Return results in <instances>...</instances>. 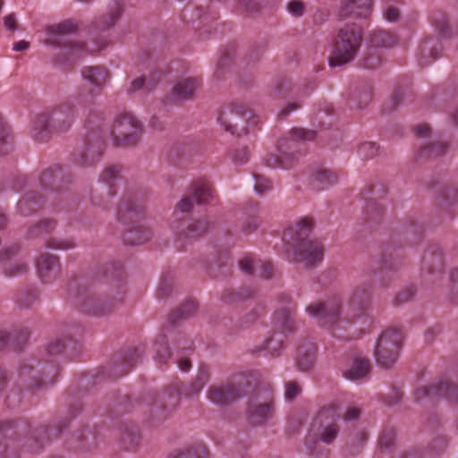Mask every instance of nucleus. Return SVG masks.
I'll return each mask as SVG.
<instances>
[{
  "label": "nucleus",
  "mask_w": 458,
  "mask_h": 458,
  "mask_svg": "<svg viewBox=\"0 0 458 458\" xmlns=\"http://www.w3.org/2000/svg\"><path fill=\"white\" fill-rule=\"evenodd\" d=\"M403 394L400 389L394 388L392 390L391 394H389L386 396L385 403L390 406L394 405L401 401V399L403 398Z\"/></svg>",
  "instance_id": "nucleus-56"
},
{
  "label": "nucleus",
  "mask_w": 458,
  "mask_h": 458,
  "mask_svg": "<svg viewBox=\"0 0 458 458\" xmlns=\"http://www.w3.org/2000/svg\"><path fill=\"white\" fill-rule=\"evenodd\" d=\"M29 335L28 330H22L19 334L17 332L12 334L0 332V350L7 345L12 346L13 350L19 349L29 338Z\"/></svg>",
  "instance_id": "nucleus-31"
},
{
  "label": "nucleus",
  "mask_w": 458,
  "mask_h": 458,
  "mask_svg": "<svg viewBox=\"0 0 458 458\" xmlns=\"http://www.w3.org/2000/svg\"><path fill=\"white\" fill-rule=\"evenodd\" d=\"M176 362L178 364L179 369L185 372L190 370V369L191 367V361L188 359H186L185 357H181V358L177 359Z\"/></svg>",
  "instance_id": "nucleus-64"
},
{
  "label": "nucleus",
  "mask_w": 458,
  "mask_h": 458,
  "mask_svg": "<svg viewBox=\"0 0 458 458\" xmlns=\"http://www.w3.org/2000/svg\"><path fill=\"white\" fill-rule=\"evenodd\" d=\"M383 16L386 21L394 22L399 19L400 12L396 7L389 5L384 9Z\"/></svg>",
  "instance_id": "nucleus-54"
},
{
  "label": "nucleus",
  "mask_w": 458,
  "mask_h": 458,
  "mask_svg": "<svg viewBox=\"0 0 458 458\" xmlns=\"http://www.w3.org/2000/svg\"><path fill=\"white\" fill-rule=\"evenodd\" d=\"M197 310V304L194 301H188L184 302L176 311L172 314L171 320L173 323L179 318H184L191 316Z\"/></svg>",
  "instance_id": "nucleus-41"
},
{
  "label": "nucleus",
  "mask_w": 458,
  "mask_h": 458,
  "mask_svg": "<svg viewBox=\"0 0 458 458\" xmlns=\"http://www.w3.org/2000/svg\"><path fill=\"white\" fill-rule=\"evenodd\" d=\"M301 107V105L298 103H291L288 104L280 113L279 116L281 118L286 117L293 111H295Z\"/></svg>",
  "instance_id": "nucleus-61"
},
{
  "label": "nucleus",
  "mask_w": 458,
  "mask_h": 458,
  "mask_svg": "<svg viewBox=\"0 0 458 458\" xmlns=\"http://www.w3.org/2000/svg\"><path fill=\"white\" fill-rule=\"evenodd\" d=\"M65 348V344L63 340H55L49 344L47 351L49 354L55 355L61 353Z\"/></svg>",
  "instance_id": "nucleus-57"
},
{
  "label": "nucleus",
  "mask_w": 458,
  "mask_h": 458,
  "mask_svg": "<svg viewBox=\"0 0 458 458\" xmlns=\"http://www.w3.org/2000/svg\"><path fill=\"white\" fill-rule=\"evenodd\" d=\"M209 379L210 373L208 369L205 368L200 369L196 378L185 389L184 394L189 397L199 395Z\"/></svg>",
  "instance_id": "nucleus-33"
},
{
  "label": "nucleus",
  "mask_w": 458,
  "mask_h": 458,
  "mask_svg": "<svg viewBox=\"0 0 458 458\" xmlns=\"http://www.w3.org/2000/svg\"><path fill=\"white\" fill-rule=\"evenodd\" d=\"M395 430L393 428H385L378 438V445L382 450H388L394 445Z\"/></svg>",
  "instance_id": "nucleus-46"
},
{
  "label": "nucleus",
  "mask_w": 458,
  "mask_h": 458,
  "mask_svg": "<svg viewBox=\"0 0 458 458\" xmlns=\"http://www.w3.org/2000/svg\"><path fill=\"white\" fill-rule=\"evenodd\" d=\"M88 106V104H78L75 94L55 106L49 114H38L32 122L30 131L32 138L43 142L47 140L54 131H68L74 122L79 108Z\"/></svg>",
  "instance_id": "nucleus-3"
},
{
  "label": "nucleus",
  "mask_w": 458,
  "mask_h": 458,
  "mask_svg": "<svg viewBox=\"0 0 458 458\" xmlns=\"http://www.w3.org/2000/svg\"><path fill=\"white\" fill-rule=\"evenodd\" d=\"M446 146L443 142H436L430 145L423 146L420 149L421 157H433L445 153Z\"/></svg>",
  "instance_id": "nucleus-43"
},
{
  "label": "nucleus",
  "mask_w": 458,
  "mask_h": 458,
  "mask_svg": "<svg viewBox=\"0 0 458 458\" xmlns=\"http://www.w3.org/2000/svg\"><path fill=\"white\" fill-rule=\"evenodd\" d=\"M27 270L28 266L25 263L15 261L4 267V274L9 276H15L24 274Z\"/></svg>",
  "instance_id": "nucleus-49"
},
{
  "label": "nucleus",
  "mask_w": 458,
  "mask_h": 458,
  "mask_svg": "<svg viewBox=\"0 0 458 458\" xmlns=\"http://www.w3.org/2000/svg\"><path fill=\"white\" fill-rule=\"evenodd\" d=\"M40 206V199L34 192H28L18 203V210L21 216H29L38 210Z\"/></svg>",
  "instance_id": "nucleus-34"
},
{
  "label": "nucleus",
  "mask_w": 458,
  "mask_h": 458,
  "mask_svg": "<svg viewBox=\"0 0 458 458\" xmlns=\"http://www.w3.org/2000/svg\"><path fill=\"white\" fill-rule=\"evenodd\" d=\"M143 211V203H135L132 200L124 199L119 204L117 219L123 223H127L139 218Z\"/></svg>",
  "instance_id": "nucleus-28"
},
{
  "label": "nucleus",
  "mask_w": 458,
  "mask_h": 458,
  "mask_svg": "<svg viewBox=\"0 0 458 458\" xmlns=\"http://www.w3.org/2000/svg\"><path fill=\"white\" fill-rule=\"evenodd\" d=\"M81 77L89 85V89L80 88L76 92L78 104H92L101 94V90L109 79L108 71L103 66H85L81 69Z\"/></svg>",
  "instance_id": "nucleus-11"
},
{
  "label": "nucleus",
  "mask_w": 458,
  "mask_h": 458,
  "mask_svg": "<svg viewBox=\"0 0 458 458\" xmlns=\"http://www.w3.org/2000/svg\"><path fill=\"white\" fill-rule=\"evenodd\" d=\"M123 11V7L122 3H114L106 13L100 15L93 21V28L99 31L109 30L122 17Z\"/></svg>",
  "instance_id": "nucleus-23"
},
{
  "label": "nucleus",
  "mask_w": 458,
  "mask_h": 458,
  "mask_svg": "<svg viewBox=\"0 0 458 458\" xmlns=\"http://www.w3.org/2000/svg\"><path fill=\"white\" fill-rule=\"evenodd\" d=\"M309 187L314 191H321L336 184L339 181L337 172L326 167H316L309 175Z\"/></svg>",
  "instance_id": "nucleus-19"
},
{
  "label": "nucleus",
  "mask_w": 458,
  "mask_h": 458,
  "mask_svg": "<svg viewBox=\"0 0 458 458\" xmlns=\"http://www.w3.org/2000/svg\"><path fill=\"white\" fill-rule=\"evenodd\" d=\"M338 410V405L332 403L321 408L318 413L317 419L322 426L319 438L326 444H331L338 436L339 426L335 422L339 418Z\"/></svg>",
  "instance_id": "nucleus-14"
},
{
  "label": "nucleus",
  "mask_w": 458,
  "mask_h": 458,
  "mask_svg": "<svg viewBox=\"0 0 458 458\" xmlns=\"http://www.w3.org/2000/svg\"><path fill=\"white\" fill-rule=\"evenodd\" d=\"M378 151V147L374 142H363L359 145L357 153L362 159H369L374 157Z\"/></svg>",
  "instance_id": "nucleus-47"
},
{
  "label": "nucleus",
  "mask_w": 458,
  "mask_h": 458,
  "mask_svg": "<svg viewBox=\"0 0 458 458\" xmlns=\"http://www.w3.org/2000/svg\"><path fill=\"white\" fill-rule=\"evenodd\" d=\"M381 64V57L369 50L361 59V66L367 69L377 68Z\"/></svg>",
  "instance_id": "nucleus-48"
},
{
  "label": "nucleus",
  "mask_w": 458,
  "mask_h": 458,
  "mask_svg": "<svg viewBox=\"0 0 458 458\" xmlns=\"http://www.w3.org/2000/svg\"><path fill=\"white\" fill-rule=\"evenodd\" d=\"M301 392L300 386L295 382H289L285 387V397L288 400L294 399Z\"/></svg>",
  "instance_id": "nucleus-55"
},
{
  "label": "nucleus",
  "mask_w": 458,
  "mask_h": 458,
  "mask_svg": "<svg viewBox=\"0 0 458 458\" xmlns=\"http://www.w3.org/2000/svg\"><path fill=\"white\" fill-rule=\"evenodd\" d=\"M241 270L246 274H252L254 271H259V276L269 279L273 275V267L268 262H255L251 257H244L239 261Z\"/></svg>",
  "instance_id": "nucleus-26"
},
{
  "label": "nucleus",
  "mask_w": 458,
  "mask_h": 458,
  "mask_svg": "<svg viewBox=\"0 0 458 458\" xmlns=\"http://www.w3.org/2000/svg\"><path fill=\"white\" fill-rule=\"evenodd\" d=\"M275 414V407L271 393L264 399L252 398L248 406L247 415L249 422L253 426L267 424Z\"/></svg>",
  "instance_id": "nucleus-15"
},
{
  "label": "nucleus",
  "mask_w": 458,
  "mask_h": 458,
  "mask_svg": "<svg viewBox=\"0 0 458 458\" xmlns=\"http://www.w3.org/2000/svg\"><path fill=\"white\" fill-rule=\"evenodd\" d=\"M314 131L305 130L303 128H294L291 131L287 139H283L278 146L279 156H271L267 159V165L269 167L289 168L295 158V153L300 149L301 141L311 140L315 139Z\"/></svg>",
  "instance_id": "nucleus-8"
},
{
  "label": "nucleus",
  "mask_w": 458,
  "mask_h": 458,
  "mask_svg": "<svg viewBox=\"0 0 458 458\" xmlns=\"http://www.w3.org/2000/svg\"><path fill=\"white\" fill-rule=\"evenodd\" d=\"M259 225V220L256 216H250L246 219L243 224V231L247 233L255 231Z\"/></svg>",
  "instance_id": "nucleus-59"
},
{
  "label": "nucleus",
  "mask_w": 458,
  "mask_h": 458,
  "mask_svg": "<svg viewBox=\"0 0 458 458\" xmlns=\"http://www.w3.org/2000/svg\"><path fill=\"white\" fill-rule=\"evenodd\" d=\"M76 244L72 239L50 238L46 242V247L54 250H67L75 248Z\"/></svg>",
  "instance_id": "nucleus-40"
},
{
  "label": "nucleus",
  "mask_w": 458,
  "mask_h": 458,
  "mask_svg": "<svg viewBox=\"0 0 458 458\" xmlns=\"http://www.w3.org/2000/svg\"><path fill=\"white\" fill-rule=\"evenodd\" d=\"M17 246L4 247L0 250V262L7 261L17 252Z\"/></svg>",
  "instance_id": "nucleus-58"
},
{
  "label": "nucleus",
  "mask_w": 458,
  "mask_h": 458,
  "mask_svg": "<svg viewBox=\"0 0 458 458\" xmlns=\"http://www.w3.org/2000/svg\"><path fill=\"white\" fill-rule=\"evenodd\" d=\"M403 339V332L398 328H389L382 333L377 340L375 351L378 365L389 368L397 361Z\"/></svg>",
  "instance_id": "nucleus-10"
},
{
  "label": "nucleus",
  "mask_w": 458,
  "mask_h": 458,
  "mask_svg": "<svg viewBox=\"0 0 458 458\" xmlns=\"http://www.w3.org/2000/svg\"><path fill=\"white\" fill-rule=\"evenodd\" d=\"M369 42L371 47L379 48V47H392L397 42V38L394 34L384 30H374L369 34Z\"/></svg>",
  "instance_id": "nucleus-29"
},
{
  "label": "nucleus",
  "mask_w": 458,
  "mask_h": 458,
  "mask_svg": "<svg viewBox=\"0 0 458 458\" xmlns=\"http://www.w3.org/2000/svg\"><path fill=\"white\" fill-rule=\"evenodd\" d=\"M243 394L240 383L226 381L225 383L213 384L207 392L208 399L214 404L227 405Z\"/></svg>",
  "instance_id": "nucleus-13"
},
{
  "label": "nucleus",
  "mask_w": 458,
  "mask_h": 458,
  "mask_svg": "<svg viewBox=\"0 0 458 458\" xmlns=\"http://www.w3.org/2000/svg\"><path fill=\"white\" fill-rule=\"evenodd\" d=\"M168 458H210V454L203 443H195L172 453Z\"/></svg>",
  "instance_id": "nucleus-30"
},
{
  "label": "nucleus",
  "mask_w": 458,
  "mask_h": 458,
  "mask_svg": "<svg viewBox=\"0 0 458 458\" xmlns=\"http://www.w3.org/2000/svg\"><path fill=\"white\" fill-rule=\"evenodd\" d=\"M363 41V30L356 23L339 28L331 44L328 63L331 67L352 62L358 55Z\"/></svg>",
  "instance_id": "nucleus-5"
},
{
  "label": "nucleus",
  "mask_w": 458,
  "mask_h": 458,
  "mask_svg": "<svg viewBox=\"0 0 458 458\" xmlns=\"http://www.w3.org/2000/svg\"><path fill=\"white\" fill-rule=\"evenodd\" d=\"M200 84V80L196 77L181 79L173 88L172 98L178 101L191 99Z\"/></svg>",
  "instance_id": "nucleus-21"
},
{
  "label": "nucleus",
  "mask_w": 458,
  "mask_h": 458,
  "mask_svg": "<svg viewBox=\"0 0 458 458\" xmlns=\"http://www.w3.org/2000/svg\"><path fill=\"white\" fill-rule=\"evenodd\" d=\"M36 266L38 276L46 283L55 280L60 273L58 258L52 254H41L37 259Z\"/></svg>",
  "instance_id": "nucleus-20"
},
{
  "label": "nucleus",
  "mask_w": 458,
  "mask_h": 458,
  "mask_svg": "<svg viewBox=\"0 0 458 458\" xmlns=\"http://www.w3.org/2000/svg\"><path fill=\"white\" fill-rule=\"evenodd\" d=\"M370 371V362L368 359L355 357L351 364L344 369V376L350 380H359L368 377Z\"/></svg>",
  "instance_id": "nucleus-25"
},
{
  "label": "nucleus",
  "mask_w": 458,
  "mask_h": 458,
  "mask_svg": "<svg viewBox=\"0 0 458 458\" xmlns=\"http://www.w3.org/2000/svg\"><path fill=\"white\" fill-rule=\"evenodd\" d=\"M288 13L294 17H301L305 12V4L301 0H291L286 5Z\"/></svg>",
  "instance_id": "nucleus-51"
},
{
  "label": "nucleus",
  "mask_w": 458,
  "mask_h": 458,
  "mask_svg": "<svg viewBox=\"0 0 458 458\" xmlns=\"http://www.w3.org/2000/svg\"><path fill=\"white\" fill-rule=\"evenodd\" d=\"M217 122L224 131L240 136L256 126L259 117L244 105L233 103L219 110Z\"/></svg>",
  "instance_id": "nucleus-7"
},
{
  "label": "nucleus",
  "mask_w": 458,
  "mask_h": 458,
  "mask_svg": "<svg viewBox=\"0 0 458 458\" xmlns=\"http://www.w3.org/2000/svg\"><path fill=\"white\" fill-rule=\"evenodd\" d=\"M157 83V81L155 79H148L146 81V79L144 77H138L134 79L128 89L129 92H135L140 89H146L147 91H150L153 89Z\"/></svg>",
  "instance_id": "nucleus-45"
},
{
  "label": "nucleus",
  "mask_w": 458,
  "mask_h": 458,
  "mask_svg": "<svg viewBox=\"0 0 458 458\" xmlns=\"http://www.w3.org/2000/svg\"><path fill=\"white\" fill-rule=\"evenodd\" d=\"M373 11V0H340L338 15L341 19H368Z\"/></svg>",
  "instance_id": "nucleus-18"
},
{
  "label": "nucleus",
  "mask_w": 458,
  "mask_h": 458,
  "mask_svg": "<svg viewBox=\"0 0 458 458\" xmlns=\"http://www.w3.org/2000/svg\"><path fill=\"white\" fill-rule=\"evenodd\" d=\"M56 223L53 219H43L36 226L30 229V237H38L43 233H49L55 228Z\"/></svg>",
  "instance_id": "nucleus-39"
},
{
  "label": "nucleus",
  "mask_w": 458,
  "mask_h": 458,
  "mask_svg": "<svg viewBox=\"0 0 458 458\" xmlns=\"http://www.w3.org/2000/svg\"><path fill=\"white\" fill-rule=\"evenodd\" d=\"M78 29V24L72 20H67L61 23L49 26L47 29V38L45 43L55 47H62L64 58L60 62H66L70 59L81 57L87 54H93L100 51L107 45L106 39L94 43L93 47H87L82 42L73 41L70 36Z\"/></svg>",
  "instance_id": "nucleus-4"
},
{
  "label": "nucleus",
  "mask_w": 458,
  "mask_h": 458,
  "mask_svg": "<svg viewBox=\"0 0 458 458\" xmlns=\"http://www.w3.org/2000/svg\"><path fill=\"white\" fill-rule=\"evenodd\" d=\"M0 458H18V454L15 450L11 449L8 445L0 442Z\"/></svg>",
  "instance_id": "nucleus-60"
},
{
  "label": "nucleus",
  "mask_w": 458,
  "mask_h": 458,
  "mask_svg": "<svg viewBox=\"0 0 458 458\" xmlns=\"http://www.w3.org/2000/svg\"><path fill=\"white\" fill-rule=\"evenodd\" d=\"M414 399L416 402L424 400H433L439 396H445L451 402L458 403V386H454L447 379L437 380L428 386H422L414 391Z\"/></svg>",
  "instance_id": "nucleus-12"
},
{
  "label": "nucleus",
  "mask_w": 458,
  "mask_h": 458,
  "mask_svg": "<svg viewBox=\"0 0 458 458\" xmlns=\"http://www.w3.org/2000/svg\"><path fill=\"white\" fill-rule=\"evenodd\" d=\"M254 189L258 194L263 195L270 191L271 183L266 177L257 175L255 176Z\"/></svg>",
  "instance_id": "nucleus-52"
},
{
  "label": "nucleus",
  "mask_w": 458,
  "mask_h": 458,
  "mask_svg": "<svg viewBox=\"0 0 458 458\" xmlns=\"http://www.w3.org/2000/svg\"><path fill=\"white\" fill-rule=\"evenodd\" d=\"M280 306L277 308L273 316V325L281 333H273L269 337L264 340L262 350L267 351L271 355L278 354L283 348L284 335L285 333H292L295 329V322L293 314L296 306L293 303L291 297L283 293L278 297Z\"/></svg>",
  "instance_id": "nucleus-6"
},
{
  "label": "nucleus",
  "mask_w": 458,
  "mask_h": 458,
  "mask_svg": "<svg viewBox=\"0 0 458 458\" xmlns=\"http://www.w3.org/2000/svg\"><path fill=\"white\" fill-rule=\"evenodd\" d=\"M83 310L96 316H102L110 310V305L104 300H91L85 304Z\"/></svg>",
  "instance_id": "nucleus-38"
},
{
  "label": "nucleus",
  "mask_w": 458,
  "mask_h": 458,
  "mask_svg": "<svg viewBox=\"0 0 458 458\" xmlns=\"http://www.w3.org/2000/svg\"><path fill=\"white\" fill-rule=\"evenodd\" d=\"M214 198V189L207 180H199L195 182L188 195L183 197L177 204V208L182 212L190 211L193 203H208Z\"/></svg>",
  "instance_id": "nucleus-16"
},
{
  "label": "nucleus",
  "mask_w": 458,
  "mask_h": 458,
  "mask_svg": "<svg viewBox=\"0 0 458 458\" xmlns=\"http://www.w3.org/2000/svg\"><path fill=\"white\" fill-rule=\"evenodd\" d=\"M314 221L311 217H301L284 231L283 241L288 245L287 258L305 266H314L324 257V246L317 240L308 237L313 229Z\"/></svg>",
  "instance_id": "nucleus-2"
},
{
  "label": "nucleus",
  "mask_w": 458,
  "mask_h": 458,
  "mask_svg": "<svg viewBox=\"0 0 458 458\" xmlns=\"http://www.w3.org/2000/svg\"><path fill=\"white\" fill-rule=\"evenodd\" d=\"M208 228L206 220L189 221L182 220L177 227V237L179 241H185L197 238L203 234Z\"/></svg>",
  "instance_id": "nucleus-22"
},
{
  "label": "nucleus",
  "mask_w": 458,
  "mask_h": 458,
  "mask_svg": "<svg viewBox=\"0 0 458 458\" xmlns=\"http://www.w3.org/2000/svg\"><path fill=\"white\" fill-rule=\"evenodd\" d=\"M154 349L156 352L155 359L161 363H166L171 357V353L164 335H161L156 340Z\"/></svg>",
  "instance_id": "nucleus-36"
},
{
  "label": "nucleus",
  "mask_w": 458,
  "mask_h": 458,
  "mask_svg": "<svg viewBox=\"0 0 458 458\" xmlns=\"http://www.w3.org/2000/svg\"><path fill=\"white\" fill-rule=\"evenodd\" d=\"M143 135V125L131 114H119L114 122L112 137L117 147H129L138 143Z\"/></svg>",
  "instance_id": "nucleus-9"
},
{
  "label": "nucleus",
  "mask_w": 458,
  "mask_h": 458,
  "mask_svg": "<svg viewBox=\"0 0 458 458\" xmlns=\"http://www.w3.org/2000/svg\"><path fill=\"white\" fill-rule=\"evenodd\" d=\"M151 237V232L142 225L134 226L128 230L123 236V240L128 244H141L148 241Z\"/></svg>",
  "instance_id": "nucleus-32"
},
{
  "label": "nucleus",
  "mask_w": 458,
  "mask_h": 458,
  "mask_svg": "<svg viewBox=\"0 0 458 458\" xmlns=\"http://www.w3.org/2000/svg\"><path fill=\"white\" fill-rule=\"evenodd\" d=\"M432 24L441 36H447L450 33L449 21L445 13H439L432 17Z\"/></svg>",
  "instance_id": "nucleus-42"
},
{
  "label": "nucleus",
  "mask_w": 458,
  "mask_h": 458,
  "mask_svg": "<svg viewBox=\"0 0 458 458\" xmlns=\"http://www.w3.org/2000/svg\"><path fill=\"white\" fill-rule=\"evenodd\" d=\"M12 140H9V129L6 123L0 117V154H5L11 148Z\"/></svg>",
  "instance_id": "nucleus-44"
},
{
  "label": "nucleus",
  "mask_w": 458,
  "mask_h": 458,
  "mask_svg": "<svg viewBox=\"0 0 458 458\" xmlns=\"http://www.w3.org/2000/svg\"><path fill=\"white\" fill-rule=\"evenodd\" d=\"M104 150V140L99 134L89 135L84 148L74 156V161L81 166H89L98 162Z\"/></svg>",
  "instance_id": "nucleus-17"
},
{
  "label": "nucleus",
  "mask_w": 458,
  "mask_h": 458,
  "mask_svg": "<svg viewBox=\"0 0 458 458\" xmlns=\"http://www.w3.org/2000/svg\"><path fill=\"white\" fill-rule=\"evenodd\" d=\"M61 179V171L57 169H48L40 176V183L44 188H51L52 190H58L56 186L57 181Z\"/></svg>",
  "instance_id": "nucleus-37"
},
{
  "label": "nucleus",
  "mask_w": 458,
  "mask_h": 458,
  "mask_svg": "<svg viewBox=\"0 0 458 458\" xmlns=\"http://www.w3.org/2000/svg\"><path fill=\"white\" fill-rule=\"evenodd\" d=\"M120 169L118 166L110 165L107 166L101 174L100 180L106 182L109 186V194H115V182L119 179Z\"/></svg>",
  "instance_id": "nucleus-35"
},
{
  "label": "nucleus",
  "mask_w": 458,
  "mask_h": 458,
  "mask_svg": "<svg viewBox=\"0 0 458 458\" xmlns=\"http://www.w3.org/2000/svg\"><path fill=\"white\" fill-rule=\"evenodd\" d=\"M415 132L420 137H427L430 133V127L427 123H421L416 126Z\"/></svg>",
  "instance_id": "nucleus-62"
},
{
  "label": "nucleus",
  "mask_w": 458,
  "mask_h": 458,
  "mask_svg": "<svg viewBox=\"0 0 458 458\" xmlns=\"http://www.w3.org/2000/svg\"><path fill=\"white\" fill-rule=\"evenodd\" d=\"M361 410L358 406H349L347 407L344 414L343 415V420L346 423H351L357 421L360 416Z\"/></svg>",
  "instance_id": "nucleus-53"
},
{
  "label": "nucleus",
  "mask_w": 458,
  "mask_h": 458,
  "mask_svg": "<svg viewBox=\"0 0 458 458\" xmlns=\"http://www.w3.org/2000/svg\"><path fill=\"white\" fill-rule=\"evenodd\" d=\"M316 346L311 342H304L297 349L296 365L302 371L309 370L314 363Z\"/></svg>",
  "instance_id": "nucleus-27"
},
{
  "label": "nucleus",
  "mask_w": 458,
  "mask_h": 458,
  "mask_svg": "<svg viewBox=\"0 0 458 458\" xmlns=\"http://www.w3.org/2000/svg\"><path fill=\"white\" fill-rule=\"evenodd\" d=\"M442 50L438 39L434 38H426L419 47L420 63L421 65H428L435 61Z\"/></svg>",
  "instance_id": "nucleus-24"
},
{
  "label": "nucleus",
  "mask_w": 458,
  "mask_h": 458,
  "mask_svg": "<svg viewBox=\"0 0 458 458\" xmlns=\"http://www.w3.org/2000/svg\"><path fill=\"white\" fill-rule=\"evenodd\" d=\"M240 4L248 12L256 11L258 9V4H259L257 0H240Z\"/></svg>",
  "instance_id": "nucleus-63"
},
{
  "label": "nucleus",
  "mask_w": 458,
  "mask_h": 458,
  "mask_svg": "<svg viewBox=\"0 0 458 458\" xmlns=\"http://www.w3.org/2000/svg\"><path fill=\"white\" fill-rule=\"evenodd\" d=\"M369 300V289L366 285H359L352 293L344 316L340 317L341 301L336 296L324 302L310 303L306 307V312L320 326L330 329L335 337L347 338L340 331L365 316Z\"/></svg>",
  "instance_id": "nucleus-1"
},
{
  "label": "nucleus",
  "mask_w": 458,
  "mask_h": 458,
  "mask_svg": "<svg viewBox=\"0 0 458 458\" xmlns=\"http://www.w3.org/2000/svg\"><path fill=\"white\" fill-rule=\"evenodd\" d=\"M231 158L235 165H242L250 158V150L247 147H242L233 150Z\"/></svg>",
  "instance_id": "nucleus-50"
}]
</instances>
